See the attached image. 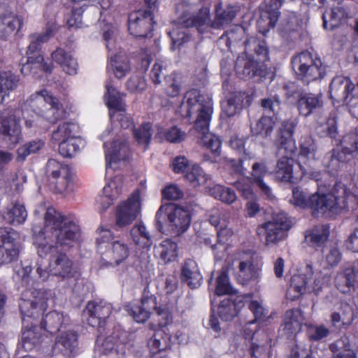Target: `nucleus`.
I'll list each match as a JSON object with an SVG mask.
<instances>
[{"label":"nucleus","mask_w":358,"mask_h":358,"mask_svg":"<svg viewBox=\"0 0 358 358\" xmlns=\"http://www.w3.org/2000/svg\"><path fill=\"white\" fill-rule=\"evenodd\" d=\"M36 215L44 214V227L42 229L33 228V244L38 255L41 258L50 256L49 270L38 263L37 273L42 281L50 279V275L62 278L71 274L72 262L64 253L57 252V245H69L78 240L79 227L54 208L41 204L35 210Z\"/></svg>","instance_id":"1"},{"label":"nucleus","mask_w":358,"mask_h":358,"mask_svg":"<svg viewBox=\"0 0 358 358\" xmlns=\"http://www.w3.org/2000/svg\"><path fill=\"white\" fill-rule=\"evenodd\" d=\"M212 98L196 89L185 92L177 113L182 117L194 122L200 143L215 156L221 152V141L218 136L209 132V125L213 112Z\"/></svg>","instance_id":"2"},{"label":"nucleus","mask_w":358,"mask_h":358,"mask_svg":"<svg viewBox=\"0 0 358 358\" xmlns=\"http://www.w3.org/2000/svg\"><path fill=\"white\" fill-rule=\"evenodd\" d=\"M175 6L176 12L178 14L180 23L183 24L184 27L174 28L169 32L172 41V50L179 48L189 41V36L185 27H196L198 31L201 34L206 32L210 27L215 29H224L232 22L239 11L238 6L227 5L224 7L221 3H217L215 6V19L210 23L208 8H201L198 15L192 19L183 20L186 17L185 13L188 11L189 5L184 0H176Z\"/></svg>","instance_id":"3"},{"label":"nucleus","mask_w":358,"mask_h":358,"mask_svg":"<svg viewBox=\"0 0 358 358\" xmlns=\"http://www.w3.org/2000/svg\"><path fill=\"white\" fill-rule=\"evenodd\" d=\"M331 274L327 270L319 271L311 264H307L301 273L294 275L290 281L286 296L295 300L306 293H319L328 287Z\"/></svg>","instance_id":"4"},{"label":"nucleus","mask_w":358,"mask_h":358,"mask_svg":"<svg viewBox=\"0 0 358 358\" xmlns=\"http://www.w3.org/2000/svg\"><path fill=\"white\" fill-rule=\"evenodd\" d=\"M358 206V195L355 193L345 192V199L341 203L338 199L331 192L318 189L310 196L309 208L315 217H331L343 208L354 209Z\"/></svg>","instance_id":"5"},{"label":"nucleus","mask_w":358,"mask_h":358,"mask_svg":"<svg viewBox=\"0 0 358 358\" xmlns=\"http://www.w3.org/2000/svg\"><path fill=\"white\" fill-rule=\"evenodd\" d=\"M29 101L34 108L37 117L34 120L27 119L25 123L27 127H31L34 122L36 125H41L43 120L53 124L64 116V110L59 100L46 90L33 94Z\"/></svg>","instance_id":"6"},{"label":"nucleus","mask_w":358,"mask_h":358,"mask_svg":"<svg viewBox=\"0 0 358 358\" xmlns=\"http://www.w3.org/2000/svg\"><path fill=\"white\" fill-rule=\"evenodd\" d=\"M57 25L54 22L48 24L45 31L42 34H34L31 36L30 44L28 46L27 62L21 68L22 74L27 76L31 73L36 76L38 70L44 73H50L53 69L52 63L44 62L43 57L38 52L40 45L47 42L57 31Z\"/></svg>","instance_id":"7"},{"label":"nucleus","mask_w":358,"mask_h":358,"mask_svg":"<svg viewBox=\"0 0 358 358\" xmlns=\"http://www.w3.org/2000/svg\"><path fill=\"white\" fill-rule=\"evenodd\" d=\"M52 141L59 143V152L64 157H73L84 145L78 125L70 122L59 124L52 134Z\"/></svg>","instance_id":"8"},{"label":"nucleus","mask_w":358,"mask_h":358,"mask_svg":"<svg viewBox=\"0 0 358 358\" xmlns=\"http://www.w3.org/2000/svg\"><path fill=\"white\" fill-rule=\"evenodd\" d=\"M293 129V126L289 125L280 139L278 154L285 156L278 162L275 177L282 182H294L292 156L295 152L296 146L292 138Z\"/></svg>","instance_id":"9"},{"label":"nucleus","mask_w":358,"mask_h":358,"mask_svg":"<svg viewBox=\"0 0 358 358\" xmlns=\"http://www.w3.org/2000/svg\"><path fill=\"white\" fill-rule=\"evenodd\" d=\"M156 221L159 231L166 230L175 234L183 233L190 224L189 213L181 207L161 206L156 213Z\"/></svg>","instance_id":"10"},{"label":"nucleus","mask_w":358,"mask_h":358,"mask_svg":"<svg viewBox=\"0 0 358 358\" xmlns=\"http://www.w3.org/2000/svg\"><path fill=\"white\" fill-rule=\"evenodd\" d=\"M120 135L114 134L109 129L100 136L103 141L106 157V173L110 169L114 170L119 167V163L129 157V149L125 141H120Z\"/></svg>","instance_id":"11"},{"label":"nucleus","mask_w":358,"mask_h":358,"mask_svg":"<svg viewBox=\"0 0 358 358\" xmlns=\"http://www.w3.org/2000/svg\"><path fill=\"white\" fill-rule=\"evenodd\" d=\"M292 69L296 77L309 83L324 76V68L320 59L313 57L308 52L295 55L292 59Z\"/></svg>","instance_id":"12"},{"label":"nucleus","mask_w":358,"mask_h":358,"mask_svg":"<svg viewBox=\"0 0 358 358\" xmlns=\"http://www.w3.org/2000/svg\"><path fill=\"white\" fill-rule=\"evenodd\" d=\"M153 310L156 312L159 327H166L171 322L169 311L165 308H157L156 298L153 296L143 298L140 303L132 305L129 312L136 322L142 323L150 317Z\"/></svg>","instance_id":"13"},{"label":"nucleus","mask_w":358,"mask_h":358,"mask_svg":"<svg viewBox=\"0 0 358 358\" xmlns=\"http://www.w3.org/2000/svg\"><path fill=\"white\" fill-rule=\"evenodd\" d=\"M106 45L109 52L108 71H111L117 78H124L131 70L129 62L126 55L119 51L115 38L113 28L103 33Z\"/></svg>","instance_id":"14"},{"label":"nucleus","mask_w":358,"mask_h":358,"mask_svg":"<svg viewBox=\"0 0 358 358\" xmlns=\"http://www.w3.org/2000/svg\"><path fill=\"white\" fill-rule=\"evenodd\" d=\"M52 294L50 290L27 289L22 292L20 308L23 315L32 317L39 315L48 306V301Z\"/></svg>","instance_id":"15"},{"label":"nucleus","mask_w":358,"mask_h":358,"mask_svg":"<svg viewBox=\"0 0 358 358\" xmlns=\"http://www.w3.org/2000/svg\"><path fill=\"white\" fill-rule=\"evenodd\" d=\"M20 110H5L0 116V145L13 148L21 139V129L19 120Z\"/></svg>","instance_id":"16"},{"label":"nucleus","mask_w":358,"mask_h":358,"mask_svg":"<svg viewBox=\"0 0 358 358\" xmlns=\"http://www.w3.org/2000/svg\"><path fill=\"white\" fill-rule=\"evenodd\" d=\"M20 235L12 228H0V266L16 261L21 245L18 242Z\"/></svg>","instance_id":"17"},{"label":"nucleus","mask_w":358,"mask_h":358,"mask_svg":"<svg viewBox=\"0 0 358 358\" xmlns=\"http://www.w3.org/2000/svg\"><path fill=\"white\" fill-rule=\"evenodd\" d=\"M290 227V222L282 213L275 215L271 220L264 223L261 229L264 231L266 245H275L284 240Z\"/></svg>","instance_id":"18"},{"label":"nucleus","mask_w":358,"mask_h":358,"mask_svg":"<svg viewBox=\"0 0 358 358\" xmlns=\"http://www.w3.org/2000/svg\"><path fill=\"white\" fill-rule=\"evenodd\" d=\"M46 174L50 185L57 192L63 193L71 190V173L68 166L55 159H50L46 166Z\"/></svg>","instance_id":"19"},{"label":"nucleus","mask_w":358,"mask_h":358,"mask_svg":"<svg viewBox=\"0 0 358 358\" xmlns=\"http://www.w3.org/2000/svg\"><path fill=\"white\" fill-rule=\"evenodd\" d=\"M354 87L353 83L348 78L338 76L332 80L329 93L332 99H336L338 101H343L349 105V110L352 115L358 118V115L353 110V108L358 103V97L350 96Z\"/></svg>","instance_id":"20"},{"label":"nucleus","mask_w":358,"mask_h":358,"mask_svg":"<svg viewBox=\"0 0 358 358\" xmlns=\"http://www.w3.org/2000/svg\"><path fill=\"white\" fill-rule=\"evenodd\" d=\"M316 145L310 136H305L301 141V149L298 156V164L303 176L308 175L315 180L320 179V173L313 171V164L315 159Z\"/></svg>","instance_id":"21"},{"label":"nucleus","mask_w":358,"mask_h":358,"mask_svg":"<svg viewBox=\"0 0 358 358\" xmlns=\"http://www.w3.org/2000/svg\"><path fill=\"white\" fill-rule=\"evenodd\" d=\"M140 193L136 191L127 201L118 206L116 213V227L122 228L132 223L140 214Z\"/></svg>","instance_id":"22"},{"label":"nucleus","mask_w":358,"mask_h":358,"mask_svg":"<svg viewBox=\"0 0 358 358\" xmlns=\"http://www.w3.org/2000/svg\"><path fill=\"white\" fill-rule=\"evenodd\" d=\"M127 334L125 331L117 329L105 340L99 336L96 345H101L100 350L104 353H109L110 358H124L126 349Z\"/></svg>","instance_id":"23"},{"label":"nucleus","mask_w":358,"mask_h":358,"mask_svg":"<svg viewBox=\"0 0 358 358\" xmlns=\"http://www.w3.org/2000/svg\"><path fill=\"white\" fill-rule=\"evenodd\" d=\"M152 11L138 10L129 15L128 29L134 37H145L153 27Z\"/></svg>","instance_id":"24"},{"label":"nucleus","mask_w":358,"mask_h":358,"mask_svg":"<svg viewBox=\"0 0 358 358\" xmlns=\"http://www.w3.org/2000/svg\"><path fill=\"white\" fill-rule=\"evenodd\" d=\"M129 255L130 249L127 244L117 240L111 242L103 252L101 264L111 267L124 265Z\"/></svg>","instance_id":"25"},{"label":"nucleus","mask_w":358,"mask_h":358,"mask_svg":"<svg viewBox=\"0 0 358 358\" xmlns=\"http://www.w3.org/2000/svg\"><path fill=\"white\" fill-rule=\"evenodd\" d=\"M78 345V334L71 329H64L58 332L53 347L55 354L61 353L70 358Z\"/></svg>","instance_id":"26"},{"label":"nucleus","mask_w":358,"mask_h":358,"mask_svg":"<svg viewBox=\"0 0 358 358\" xmlns=\"http://www.w3.org/2000/svg\"><path fill=\"white\" fill-rule=\"evenodd\" d=\"M110 313V305L104 301H90L85 310V314L88 316V324L92 327L100 326Z\"/></svg>","instance_id":"27"},{"label":"nucleus","mask_w":358,"mask_h":358,"mask_svg":"<svg viewBox=\"0 0 358 358\" xmlns=\"http://www.w3.org/2000/svg\"><path fill=\"white\" fill-rule=\"evenodd\" d=\"M282 0H271L270 4H266L258 20L259 31L266 34L270 28H273L278 20V9L282 6Z\"/></svg>","instance_id":"28"},{"label":"nucleus","mask_w":358,"mask_h":358,"mask_svg":"<svg viewBox=\"0 0 358 358\" xmlns=\"http://www.w3.org/2000/svg\"><path fill=\"white\" fill-rule=\"evenodd\" d=\"M324 104L321 93L302 92L297 101V108L299 113L305 117L320 109Z\"/></svg>","instance_id":"29"},{"label":"nucleus","mask_w":358,"mask_h":358,"mask_svg":"<svg viewBox=\"0 0 358 358\" xmlns=\"http://www.w3.org/2000/svg\"><path fill=\"white\" fill-rule=\"evenodd\" d=\"M124 188V178L121 175L115 176L113 180L108 182L103 188V195L101 198V202L103 203L102 206L103 210H106L111 205L113 201L118 198Z\"/></svg>","instance_id":"30"},{"label":"nucleus","mask_w":358,"mask_h":358,"mask_svg":"<svg viewBox=\"0 0 358 358\" xmlns=\"http://www.w3.org/2000/svg\"><path fill=\"white\" fill-rule=\"evenodd\" d=\"M303 322L304 317L301 310L299 309L289 310L284 315L280 331L287 336L294 335L300 331Z\"/></svg>","instance_id":"31"},{"label":"nucleus","mask_w":358,"mask_h":358,"mask_svg":"<svg viewBox=\"0 0 358 358\" xmlns=\"http://www.w3.org/2000/svg\"><path fill=\"white\" fill-rule=\"evenodd\" d=\"M54 62L57 63L62 70L69 75H75L78 72V64L71 52L63 48H57L51 55Z\"/></svg>","instance_id":"32"},{"label":"nucleus","mask_w":358,"mask_h":358,"mask_svg":"<svg viewBox=\"0 0 358 358\" xmlns=\"http://www.w3.org/2000/svg\"><path fill=\"white\" fill-rule=\"evenodd\" d=\"M54 62L57 63L62 70L69 75H75L78 72V64L71 52L63 48H57L51 55Z\"/></svg>","instance_id":"33"},{"label":"nucleus","mask_w":358,"mask_h":358,"mask_svg":"<svg viewBox=\"0 0 358 358\" xmlns=\"http://www.w3.org/2000/svg\"><path fill=\"white\" fill-rule=\"evenodd\" d=\"M105 87L106 92L103 98L110 113L124 110V105L122 102L124 95L114 86L113 80H108L106 83Z\"/></svg>","instance_id":"34"},{"label":"nucleus","mask_w":358,"mask_h":358,"mask_svg":"<svg viewBox=\"0 0 358 358\" xmlns=\"http://www.w3.org/2000/svg\"><path fill=\"white\" fill-rule=\"evenodd\" d=\"M261 270V266L254 264L250 259L241 261L236 273L237 280L241 284H248L251 280L259 278Z\"/></svg>","instance_id":"35"},{"label":"nucleus","mask_w":358,"mask_h":358,"mask_svg":"<svg viewBox=\"0 0 358 358\" xmlns=\"http://www.w3.org/2000/svg\"><path fill=\"white\" fill-rule=\"evenodd\" d=\"M182 279L191 288H196L200 286L202 276L195 261L189 259L185 262L182 270Z\"/></svg>","instance_id":"36"},{"label":"nucleus","mask_w":358,"mask_h":358,"mask_svg":"<svg viewBox=\"0 0 358 358\" xmlns=\"http://www.w3.org/2000/svg\"><path fill=\"white\" fill-rule=\"evenodd\" d=\"M130 238L140 248L149 250L152 245V236L143 223H138L131 228Z\"/></svg>","instance_id":"37"},{"label":"nucleus","mask_w":358,"mask_h":358,"mask_svg":"<svg viewBox=\"0 0 358 358\" xmlns=\"http://www.w3.org/2000/svg\"><path fill=\"white\" fill-rule=\"evenodd\" d=\"M22 26V20L9 13L0 17V36L7 38L16 34Z\"/></svg>","instance_id":"38"},{"label":"nucleus","mask_w":358,"mask_h":358,"mask_svg":"<svg viewBox=\"0 0 358 358\" xmlns=\"http://www.w3.org/2000/svg\"><path fill=\"white\" fill-rule=\"evenodd\" d=\"M19 81L18 76L10 71L0 72V103L17 87Z\"/></svg>","instance_id":"39"},{"label":"nucleus","mask_w":358,"mask_h":358,"mask_svg":"<svg viewBox=\"0 0 358 358\" xmlns=\"http://www.w3.org/2000/svg\"><path fill=\"white\" fill-rule=\"evenodd\" d=\"M173 344L172 338L164 329L157 330L148 341V348L152 353H157L164 350Z\"/></svg>","instance_id":"40"},{"label":"nucleus","mask_w":358,"mask_h":358,"mask_svg":"<svg viewBox=\"0 0 358 358\" xmlns=\"http://www.w3.org/2000/svg\"><path fill=\"white\" fill-rule=\"evenodd\" d=\"M5 220L13 225L23 224L27 218V211L23 204L12 203L4 213Z\"/></svg>","instance_id":"41"},{"label":"nucleus","mask_w":358,"mask_h":358,"mask_svg":"<svg viewBox=\"0 0 358 358\" xmlns=\"http://www.w3.org/2000/svg\"><path fill=\"white\" fill-rule=\"evenodd\" d=\"M69 318L57 311H52L45 315L41 325L47 331L53 333L63 330L62 325L68 322Z\"/></svg>","instance_id":"42"},{"label":"nucleus","mask_w":358,"mask_h":358,"mask_svg":"<svg viewBox=\"0 0 358 358\" xmlns=\"http://www.w3.org/2000/svg\"><path fill=\"white\" fill-rule=\"evenodd\" d=\"M155 252L164 264L174 262L178 257V245L173 241L166 239L155 248Z\"/></svg>","instance_id":"43"},{"label":"nucleus","mask_w":358,"mask_h":358,"mask_svg":"<svg viewBox=\"0 0 358 358\" xmlns=\"http://www.w3.org/2000/svg\"><path fill=\"white\" fill-rule=\"evenodd\" d=\"M347 17V13L343 7L336 6L323 13V24L325 29H334L339 26Z\"/></svg>","instance_id":"44"},{"label":"nucleus","mask_w":358,"mask_h":358,"mask_svg":"<svg viewBox=\"0 0 358 358\" xmlns=\"http://www.w3.org/2000/svg\"><path fill=\"white\" fill-rule=\"evenodd\" d=\"M330 348L334 354L333 358H356L355 350L347 336L337 340Z\"/></svg>","instance_id":"45"},{"label":"nucleus","mask_w":358,"mask_h":358,"mask_svg":"<svg viewBox=\"0 0 358 358\" xmlns=\"http://www.w3.org/2000/svg\"><path fill=\"white\" fill-rule=\"evenodd\" d=\"M186 180L194 187L205 186L210 179L197 164H192L189 171L185 175Z\"/></svg>","instance_id":"46"},{"label":"nucleus","mask_w":358,"mask_h":358,"mask_svg":"<svg viewBox=\"0 0 358 358\" xmlns=\"http://www.w3.org/2000/svg\"><path fill=\"white\" fill-rule=\"evenodd\" d=\"M236 71L242 78H250L256 75L257 63L250 59L238 57L236 64Z\"/></svg>","instance_id":"47"},{"label":"nucleus","mask_w":358,"mask_h":358,"mask_svg":"<svg viewBox=\"0 0 358 358\" xmlns=\"http://www.w3.org/2000/svg\"><path fill=\"white\" fill-rule=\"evenodd\" d=\"M329 235V229L327 226H317L306 235V241L315 248L322 245L327 240Z\"/></svg>","instance_id":"48"},{"label":"nucleus","mask_w":358,"mask_h":358,"mask_svg":"<svg viewBox=\"0 0 358 358\" xmlns=\"http://www.w3.org/2000/svg\"><path fill=\"white\" fill-rule=\"evenodd\" d=\"M186 134L177 127H172L168 131H165L160 126L156 127L155 138L159 141L167 140L173 143H178L184 141Z\"/></svg>","instance_id":"49"},{"label":"nucleus","mask_w":358,"mask_h":358,"mask_svg":"<svg viewBox=\"0 0 358 358\" xmlns=\"http://www.w3.org/2000/svg\"><path fill=\"white\" fill-rule=\"evenodd\" d=\"M208 192L215 199L227 204H231L237 199V196L233 189L220 185H215L209 188Z\"/></svg>","instance_id":"50"},{"label":"nucleus","mask_w":358,"mask_h":358,"mask_svg":"<svg viewBox=\"0 0 358 358\" xmlns=\"http://www.w3.org/2000/svg\"><path fill=\"white\" fill-rule=\"evenodd\" d=\"M242 305H238L231 300L227 299L223 300L217 308V314L224 321L233 319L238 313Z\"/></svg>","instance_id":"51"},{"label":"nucleus","mask_w":358,"mask_h":358,"mask_svg":"<svg viewBox=\"0 0 358 358\" xmlns=\"http://www.w3.org/2000/svg\"><path fill=\"white\" fill-rule=\"evenodd\" d=\"M267 171L264 163H255L252 166V177L253 182L260 187L262 191L265 194L270 196L271 189L262 180Z\"/></svg>","instance_id":"52"},{"label":"nucleus","mask_w":358,"mask_h":358,"mask_svg":"<svg viewBox=\"0 0 358 358\" xmlns=\"http://www.w3.org/2000/svg\"><path fill=\"white\" fill-rule=\"evenodd\" d=\"M343 278H345L346 287H350L358 278V270H355L354 267H349L336 275L335 280L338 289L345 292L347 289H343V282H341Z\"/></svg>","instance_id":"53"},{"label":"nucleus","mask_w":358,"mask_h":358,"mask_svg":"<svg viewBox=\"0 0 358 358\" xmlns=\"http://www.w3.org/2000/svg\"><path fill=\"white\" fill-rule=\"evenodd\" d=\"M274 119L276 118L275 117L268 116L262 117L256 123L255 126L252 128V131L255 135H260L263 137L268 136L275 124Z\"/></svg>","instance_id":"54"},{"label":"nucleus","mask_w":358,"mask_h":358,"mask_svg":"<svg viewBox=\"0 0 358 358\" xmlns=\"http://www.w3.org/2000/svg\"><path fill=\"white\" fill-rule=\"evenodd\" d=\"M229 213L219 210H213L208 217L209 222L216 230L229 225Z\"/></svg>","instance_id":"55"},{"label":"nucleus","mask_w":358,"mask_h":358,"mask_svg":"<svg viewBox=\"0 0 358 358\" xmlns=\"http://www.w3.org/2000/svg\"><path fill=\"white\" fill-rule=\"evenodd\" d=\"M241 101L240 94H231L227 99L224 101L222 103L223 113L228 117L235 115L238 111Z\"/></svg>","instance_id":"56"},{"label":"nucleus","mask_w":358,"mask_h":358,"mask_svg":"<svg viewBox=\"0 0 358 358\" xmlns=\"http://www.w3.org/2000/svg\"><path fill=\"white\" fill-rule=\"evenodd\" d=\"M96 241L98 249L101 250L103 248L106 250L108 245L115 241L111 231L107 227L100 226L96 230Z\"/></svg>","instance_id":"57"},{"label":"nucleus","mask_w":358,"mask_h":358,"mask_svg":"<svg viewBox=\"0 0 358 358\" xmlns=\"http://www.w3.org/2000/svg\"><path fill=\"white\" fill-rule=\"evenodd\" d=\"M292 198L290 199L292 204L303 209L309 208L310 196L311 195H309L306 191L294 188L292 191Z\"/></svg>","instance_id":"58"},{"label":"nucleus","mask_w":358,"mask_h":358,"mask_svg":"<svg viewBox=\"0 0 358 358\" xmlns=\"http://www.w3.org/2000/svg\"><path fill=\"white\" fill-rule=\"evenodd\" d=\"M44 145L41 140H36L20 147L17 150V158L24 160L27 156L40 150Z\"/></svg>","instance_id":"59"},{"label":"nucleus","mask_w":358,"mask_h":358,"mask_svg":"<svg viewBox=\"0 0 358 358\" xmlns=\"http://www.w3.org/2000/svg\"><path fill=\"white\" fill-rule=\"evenodd\" d=\"M151 129L150 124L145 123L134 130V137L138 143L145 146L149 144L152 136Z\"/></svg>","instance_id":"60"},{"label":"nucleus","mask_w":358,"mask_h":358,"mask_svg":"<svg viewBox=\"0 0 358 358\" xmlns=\"http://www.w3.org/2000/svg\"><path fill=\"white\" fill-rule=\"evenodd\" d=\"M232 292L233 288L229 284L228 275L222 271L217 278L215 293L217 295H224Z\"/></svg>","instance_id":"61"},{"label":"nucleus","mask_w":358,"mask_h":358,"mask_svg":"<svg viewBox=\"0 0 358 358\" xmlns=\"http://www.w3.org/2000/svg\"><path fill=\"white\" fill-rule=\"evenodd\" d=\"M251 180L248 178H242L234 182V185L245 199H254V194L251 187Z\"/></svg>","instance_id":"62"},{"label":"nucleus","mask_w":358,"mask_h":358,"mask_svg":"<svg viewBox=\"0 0 358 358\" xmlns=\"http://www.w3.org/2000/svg\"><path fill=\"white\" fill-rule=\"evenodd\" d=\"M249 309L253 313L255 320H263L268 312L261 299H252L249 303Z\"/></svg>","instance_id":"63"},{"label":"nucleus","mask_w":358,"mask_h":358,"mask_svg":"<svg viewBox=\"0 0 358 358\" xmlns=\"http://www.w3.org/2000/svg\"><path fill=\"white\" fill-rule=\"evenodd\" d=\"M342 145L343 154L352 155L358 150V136L355 134L345 136Z\"/></svg>","instance_id":"64"}]
</instances>
